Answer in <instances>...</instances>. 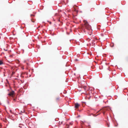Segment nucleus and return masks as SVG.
<instances>
[{
	"label": "nucleus",
	"mask_w": 128,
	"mask_h": 128,
	"mask_svg": "<svg viewBox=\"0 0 128 128\" xmlns=\"http://www.w3.org/2000/svg\"><path fill=\"white\" fill-rule=\"evenodd\" d=\"M84 24L86 28L89 30L90 28V26L88 24V22L86 20H84Z\"/></svg>",
	"instance_id": "1"
},
{
	"label": "nucleus",
	"mask_w": 128,
	"mask_h": 128,
	"mask_svg": "<svg viewBox=\"0 0 128 128\" xmlns=\"http://www.w3.org/2000/svg\"><path fill=\"white\" fill-rule=\"evenodd\" d=\"M7 50H6V51H7Z\"/></svg>",
	"instance_id": "14"
},
{
	"label": "nucleus",
	"mask_w": 128,
	"mask_h": 128,
	"mask_svg": "<svg viewBox=\"0 0 128 128\" xmlns=\"http://www.w3.org/2000/svg\"><path fill=\"white\" fill-rule=\"evenodd\" d=\"M8 103L9 104V102L8 100Z\"/></svg>",
	"instance_id": "10"
},
{
	"label": "nucleus",
	"mask_w": 128,
	"mask_h": 128,
	"mask_svg": "<svg viewBox=\"0 0 128 128\" xmlns=\"http://www.w3.org/2000/svg\"><path fill=\"white\" fill-rule=\"evenodd\" d=\"M8 95L9 96H11L13 95V93H10L8 94Z\"/></svg>",
	"instance_id": "4"
},
{
	"label": "nucleus",
	"mask_w": 128,
	"mask_h": 128,
	"mask_svg": "<svg viewBox=\"0 0 128 128\" xmlns=\"http://www.w3.org/2000/svg\"><path fill=\"white\" fill-rule=\"evenodd\" d=\"M75 60L76 61H78V60L77 59H76Z\"/></svg>",
	"instance_id": "9"
},
{
	"label": "nucleus",
	"mask_w": 128,
	"mask_h": 128,
	"mask_svg": "<svg viewBox=\"0 0 128 128\" xmlns=\"http://www.w3.org/2000/svg\"><path fill=\"white\" fill-rule=\"evenodd\" d=\"M3 64V63L2 62L1 60H0V65H2Z\"/></svg>",
	"instance_id": "3"
},
{
	"label": "nucleus",
	"mask_w": 128,
	"mask_h": 128,
	"mask_svg": "<svg viewBox=\"0 0 128 128\" xmlns=\"http://www.w3.org/2000/svg\"><path fill=\"white\" fill-rule=\"evenodd\" d=\"M21 113H24L25 112V111L24 110H23L22 111H21Z\"/></svg>",
	"instance_id": "5"
},
{
	"label": "nucleus",
	"mask_w": 128,
	"mask_h": 128,
	"mask_svg": "<svg viewBox=\"0 0 128 128\" xmlns=\"http://www.w3.org/2000/svg\"><path fill=\"white\" fill-rule=\"evenodd\" d=\"M79 106V105L78 103H76L75 104V108H78Z\"/></svg>",
	"instance_id": "2"
},
{
	"label": "nucleus",
	"mask_w": 128,
	"mask_h": 128,
	"mask_svg": "<svg viewBox=\"0 0 128 128\" xmlns=\"http://www.w3.org/2000/svg\"><path fill=\"white\" fill-rule=\"evenodd\" d=\"M61 123L62 124V122H61Z\"/></svg>",
	"instance_id": "15"
},
{
	"label": "nucleus",
	"mask_w": 128,
	"mask_h": 128,
	"mask_svg": "<svg viewBox=\"0 0 128 128\" xmlns=\"http://www.w3.org/2000/svg\"><path fill=\"white\" fill-rule=\"evenodd\" d=\"M82 122H83V121H82Z\"/></svg>",
	"instance_id": "16"
},
{
	"label": "nucleus",
	"mask_w": 128,
	"mask_h": 128,
	"mask_svg": "<svg viewBox=\"0 0 128 128\" xmlns=\"http://www.w3.org/2000/svg\"><path fill=\"white\" fill-rule=\"evenodd\" d=\"M73 122H71L70 123V124L71 125H72L73 124Z\"/></svg>",
	"instance_id": "6"
},
{
	"label": "nucleus",
	"mask_w": 128,
	"mask_h": 128,
	"mask_svg": "<svg viewBox=\"0 0 128 128\" xmlns=\"http://www.w3.org/2000/svg\"><path fill=\"white\" fill-rule=\"evenodd\" d=\"M11 93H13V95L14 93V91H12V92H11Z\"/></svg>",
	"instance_id": "7"
},
{
	"label": "nucleus",
	"mask_w": 128,
	"mask_h": 128,
	"mask_svg": "<svg viewBox=\"0 0 128 128\" xmlns=\"http://www.w3.org/2000/svg\"><path fill=\"white\" fill-rule=\"evenodd\" d=\"M19 114H22V113H21V112H20V113H19Z\"/></svg>",
	"instance_id": "11"
},
{
	"label": "nucleus",
	"mask_w": 128,
	"mask_h": 128,
	"mask_svg": "<svg viewBox=\"0 0 128 128\" xmlns=\"http://www.w3.org/2000/svg\"><path fill=\"white\" fill-rule=\"evenodd\" d=\"M34 16V15L33 14H31V16Z\"/></svg>",
	"instance_id": "8"
},
{
	"label": "nucleus",
	"mask_w": 128,
	"mask_h": 128,
	"mask_svg": "<svg viewBox=\"0 0 128 128\" xmlns=\"http://www.w3.org/2000/svg\"><path fill=\"white\" fill-rule=\"evenodd\" d=\"M111 46L112 47H113L114 46V45L112 46Z\"/></svg>",
	"instance_id": "12"
},
{
	"label": "nucleus",
	"mask_w": 128,
	"mask_h": 128,
	"mask_svg": "<svg viewBox=\"0 0 128 128\" xmlns=\"http://www.w3.org/2000/svg\"><path fill=\"white\" fill-rule=\"evenodd\" d=\"M57 100H58V99H59V98H57Z\"/></svg>",
	"instance_id": "13"
}]
</instances>
